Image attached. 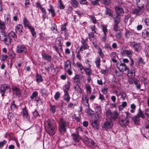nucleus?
I'll return each mask as SVG.
<instances>
[{
  "mask_svg": "<svg viewBox=\"0 0 149 149\" xmlns=\"http://www.w3.org/2000/svg\"><path fill=\"white\" fill-rule=\"evenodd\" d=\"M70 86V81H68L66 84L64 86L63 89L65 93H68V91L69 90Z\"/></svg>",
  "mask_w": 149,
  "mask_h": 149,
  "instance_id": "cd10ccee",
  "label": "nucleus"
},
{
  "mask_svg": "<svg viewBox=\"0 0 149 149\" xmlns=\"http://www.w3.org/2000/svg\"><path fill=\"white\" fill-rule=\"evenodd\" d=\"M23 23L25 28L31 25L28 20L26 18H24L23 19Z\"/></svg>",
  "mask_w": 149,
  "mask_h": 149,
  "instance_id": "79ce46f5",
  "label": "nucleus"
},
{
  "mask_svg": "<svg viewBox=\"0 0 149 149\" xmlns=\"http://www.w3.org/2000/svg\"><path fill=\"white\" fill-rule=\"evenodd\" d=\"M137 62L139 65L142 64L143 65L145 64L143 59L141 58H140L138 59Z\"/></svg>",
  "mask_w": 149,
  "mask_h": 149,
  "instance_id": "774afa93",
  "label": "nucleus"
},
{
  "mask_svg": "<svg viewBox=\"0 0 149 149\" xmlns=\"http://www.w3.org/2000/svg\"><path fill=\"white\" fill-rule=\"evenodd\" d=\"M117 96L119 95H121V98L123 100H124L125 99L126 97V94L123 91H120L118 94H116Z\"/></svg>",
  "mask_w": 149,
  "mask_h": 149,
  "instance_id": "c03bdc74",
  "label": "nucleus"
},
{
  "mask_svg": "<svg viewBox=\"0 0 149 149\" xmlns=\"http://www.w3.org/2000/svg\"><path fill=\"white\" fill-rule=\"evenodd\" d=\"M148 2V0H136V3L138 8L143 9L145 5H146Z\"/></svg>",
  "mask_w": 149,
  "mask_h": 149,
  "instance_id": "1a4fd4ad",
  "label": "nucleus"
},
{
  "mask_svg": "<svg viewBox=\"0 0 149 149\" xmlns=\"http://www.w3.org/2000/svg\"><path fill=\"white\" fill-rule=\"evenodd\" d=\"M7 35L6 34L5 31H0V40L2 41L6 38Z\"/></svg>",
  "mask_w": 149,
  "mask_h": 149,
  "instance_id": "2f4dec72",
  "label": "nucleus"
},
{
  "mask_svg": "<svg viewBox=\"0 0 149 149\" xmlns=\"http://www.w3.org/2000/svg\"><path fill=\"white\" fill-rule=\"evenodd\" d=\"M88 38L86 37L84 39L83 37H81L80 42L81 45L80 48V51L82 52L84 50H86L88 49L89 46L88 44Z\"/></svg>",
  "mask_w": 149,
  "mask_h": 149,
  "instance_id": "7ed1b4c3",
  "label": "nucleus"
},
{
  "mask_svg": "<svg viewBox=\"0 0 149 149\" xmlns=\"http://www.w3.org/2000/svg\"><path fill=\"white\" fill-rule=\"evenodd\" d=\"M136 107V106L134 104H132L130 106V108L131 109L130 110V112L132 113H134L135 111Z\"/></svg>",
  "mask_w": 149,
  "mask_h": 149,
  "instance_id": "5fc2aeb1",
  "label": "nucleus"
},
{
  "mask_svg": "<svg viewBox=\"0 0 149 149\" xmlns=\"http://www.w3.org/2000/svg\"><path fill=\"white\" fill-rule=\"evenodd\" d=\"M80 77V76L79 75L77 74L73 77V81L75 84H79V83Z\"/></svg>",
  "mask_w": 149,
  "mask_h": 149,
  "instance_id": "49530a36",
  "label": "nucleus"
},
{
  "mask_svg": "<svg viewBox=\"0 0 149 149\" xmlns=\"http://www.w3.org/2000/svg\"><path fill=\"white\" fill-rule=\"evenodd\" d=\"M142 37L147 40H149V28L143 30L142 33Z\"/></svg>",
  "mask_w": 149,
  "mask_h": 149,
  "instance_id": "dca6fc26",
  "label": "nucleus"
},
{
  "mask_svg": "<svg viewBox=\"0 0 149 149\" xmlns=\"http://www.w3.org/2000/svg\"><path fill=\"white\" fill-rule=\"evenodd\" d=\"M69 123L64 119L60 118L58 123V130L62 134H63L66 132V127L69 126Z\"/></svg>",
  "mask_w": 149,
  "mask_h": 149,
  "instance_id": "f03ea898",
  "label": "nucleus"
},
{
  "mask_svg": "<svg viewBox=\"0 0 149 149\" xmlns=\"http://www.w3.org/2000/svg\"><path fill=\"white\" fill-rule=\"evenodd\" d=\"M22 113L23 116L26 117L27 119H29L30 117L28 115V112L25 108L22 109Z\"/></svg>",
  "mask_w": 149,
  "mask_h": 149,
  "instance_id": "58836bf2",
  "label": "nucleus"
},
{
  "mask_svg": "<svg viewBox=\"0 0 149 149\" xmlns=\"http://www.w3.org/2000/svg\"><path fill=\"white\" fill-rule=\"evenodd\" d=\"M127 70V75L129 78L132 79L134 77L135 70L134 68L133 67L130 70L128 68V69Z\"/></svg>",
  "mask_w": 149,
  "mask_h": 149,
  "instance_id": "9b49d317",
  "label": "nucleus"
},
{
  "mask_svg": "<svg viewBox=\"0 0 149 149\" xmlns=\"http://www.w3.org/2000/svg\"><path fill=\"white\" fill-rule=\"evenodd\" d=\"M120 14H116V16L113 18L114 22L119 23L120 22Z\"/></svg>",
  "mask_w": 149,
  "mask_h": 149,
  "instance_id": "a18cd8bd",
  "label": "nucleus"
},
{
  "mask_svg": "<svg viewBox=\"0 0 149 149\" xmlns=\"http://www.w3.org/2000/svg\"><path fill=\"white\" fill-rule=\"evenodd\" d=\"M7 36L12 41H13V39L15 40L17 38V35L13 31H11L9 33Z\"/></svg>",
  "mask_w": 149,
  "mask_h": 149,
  "instance_id": "aec40b11",
  "label": "nucleus"
},
{
  "mask_svg": "<svg viewBox=\"0 0 149 149\" xmlns=\"http://www.w3.org/2000/svg\"><path fill=\"white\" fill-rule=\"evenodd\" d=\"M106 10L105 13L106 15H108L109 16L112 17L113 16V11L109 8L106 7H105Z\"/></svg>",
  "mask_w": 149,
  "mask_h": 149,
  "instance_id": "473e14b6",
  "label": "nucleus"
},
{
  "mask_svg": "<svg viewBox=\"0 0 149 149\" xmlns=\"http://www.w3.org/2000/svg\"><path fill=\"white\" fill-rule=\"evenodd\" d=\"M97 53L101 58H103L104 57V54L102 52V49L100 47L98 48Z\"/></svg>",
  "mask_w": 149,
  "mask_h": 149,
  "instance_id": "6e6d98bb",
  "label": "nucleus"
},
{
  "mask_svg": "<svg viewBox=\"0 0 149 149\" xmlns=\"http://www.w3.org/2000/svg\"><path fill=\"white\" fill-rule=\"evenodd\" d=\"M16 52L17 53L25 54L27 52V49L24 45H19L17 46Z\"/></svg>",
  "mask_w": 149,
  "mask_h": 149,
  "instance_id": "39448f33",
  "label": "nucleus"
},
{
  "mask_svg": "<svg viewBox=\"0 0 149 149\" xmlns=\"http://www.w3.org/2000/svg\"><path fill=\"white\" fill-rule=\"evenodd\" d=\"M72 137L73 140L75 142H79L81 139L79 135V133L77 131L76 133H72Z\"/></svg>",
  "mask_w": 149,
  "mask_h": 149,
  "instance_id": "f3484780",
  "label": "nucleus"
},
{
  "mask_svg": "<svg viewBox=\"0 0 149 149\" xmlns=\"http://www.w3.org/2000/svg\"><path fill=\"white\" fill-rule=\"evenodd\" d=\"M63 100L66 102H68L70 100V97L68 93H65L63 96Z\"/></svg>",
  "mask_w": 149,
  "mask_h": 149,
  "instance_id": "c9c22d12",
  "label": "nucleus"
},
{
  "mask_svg": "<svg viewBox=\"0 0 149 149\" xmlns=\"http://www.w3.org/2000/svg\"><path fill=\"white\" fill-rule=\"evenodd\" d=\"M14 101H13L11 104L10 108L11 110H13L17 108V106L14 103Z\"/></svg>",
  "mask_w": 149,
  "mask_h": 149,
  "instance_id": "0e129e2a",
  "label": "nucleus"
},
{
  "mask_svg": "<svg viewBox=\"0 0 149 149\" xmlns=\"http://www.w3.org/2000/svg\"><path fill=\"white\" fill-rule=\"evenodd\" d=\"M2 42H3L7 46H9L11 45V43L12 41L8 37V36H7L6 37V38L3 40Z\"/></svg>",
  "mask_w": 149,
  "mask_h": 149,
  "instance_id": "c85d7f7f",
  "label": "nucleus"
},
{
  "mask_svg": "<svg viewBox=\"0 0 149 149\" xmlns=\"http://www.w3.org/2000/svg\"><path fill=\"white\" fill-rule=\"evenodd\" d=\"M58 7L61 10L65 8V5L63 4L61 0L58 1Z\"/></svg>",
  "mask_w": 149,
  "mask_h": 149,
  "instance_id": "8fccbe9b",
  "label": "nucleus"
},
{
  "mask_svg": "<svg viewBox=\"0 0 149 149\" xmlns=\"http://www.w3.org/2000/svg\"><path fill=\"white\" fill-rule=\"evenodd\" d=\"M101 60L100 57L99 56H97L95 59V63L96 67L98 69H100L101 66Z\"/></svg>",
  "mask_w": 149,
  "mask_h": 149,
  "instance_id": "b1692460",
  "label": "nucleus"
},
{
  "mask_svg": "<svg viewBox=\"0 0 149 149\" xmlns=\"http://www.w3.org/2000/svg\"><path fill=\"white\" fill-rule=\"evenodd\" d=\"M136 116L139 118L141 117L143 119L145 118V116L143 113V111L141 110L140 108L138 109V112Z\"/></svg>",
  "mask_w": 149,
  "mask_h": 149,
  "instance_id": "c756f323",
  "label": "nucleus"
},
{
  "mask_svg": "<svg viewBox=\"0 0 149 149\" xmlns=\"http://www.w3.org/2000/svg\"><path fill=\"white\" fill-rule=\"evenodd\" d=\"M85 88L87 93L90 94L91 92V86L88 84H86Z\"/></svg>",
  "mask_w": 149,
  "mask_h": 149,
  "instance_id": "09e8293b",
  "label": "nucleus"
},
{
  "mask_svg": "<svg viewBox=\"0 0 149 149\" xmlns=\"http://www.w3.org/2000/svg\"><path fill=\"white\" fill-rule=\"evenodd\" d=\"M108 90V88L107 87H104L103 88H102L101 91L104 94H106L107 93V91Z\"/></svg>",
  "mask_w": 149,
  "mask_h": 149,
  "instance_id": "338daca9",
  "label": "nucleus"
},
{
  "mask_svg": "<svg viewBox=\"0 0 149 149\" xmlns=\"http://www.w3.org/2000/svg\"><path fill=\"white\" fill-rule=\"evenodd\" d=\"M27 28L30 30L33 36L36 37V33L35 31V29L31 25H30Z\"/></svg>",
  "mask_w": 149,
  "mask_h": 149,
  "instance_id": "a19ab883",
  "label": "nucleus"
},
{
  "mask_svg": "<svg viewBox=\"0 0 149 149\" xmlns=\"http://www.w3.org/2000/svg\"><path fill=\"white\" fill-rule=\"evenodd\" d=\"M90 123L92 127L94 129L98 130L100 126V122L97 118L95 119H92L90 121Z\"/></svg>",
  "mask_w": 149,
  "mask_h": 149,
  "instance_id": "6e6552de",
  "label": "nucleus"
},
{
  "mask_svg": "<svg viewBox=\"0 0 149 149\" xmlns=\"http://www.w3.org/2000/svg\"><path fill=\"white\" fill-rule=\"evenodd\" d=\"M132 120L135 125H138L140 124V118L136 116H135L132 117Z\"/></svg>",
  "mask_w": 149,
  "mask_h": 149,
  "instance_id": "393cba45",
  "label": "nucleus"
},
{
  "mask_svg": "<svg viewBox=\"0 0 149 149\" xmlns=\"http://www.w3.org/2000/svg\"><path fill=\"white\" fill-rule=\"evenodd\" d=\"M130 46L133 48L134 50L137 52L140 51L141 49V44L140 43L134 44L132 42H130Z\"/></svg>",
  "mask_w": 149,
  "mask_h": 149,
  "instance_id": "ddd939ff",
  "label": "nucleus"
},
{
  "mask_svg": "<svg viewBox=\"0 0 149 149\" xmlns=\"http://www.w3.org/2000/svg\"><path fill=\"white\" fill-rule=\"evenodd\" d=\"M49 110L52 113H55L56 111V106L51 104L50 105Z\"/></svg>",
  "mask_w": 149,
  "mask_h": 149,
  "instance_id": "3c124183",
  "label": "nucleus"
},
{
  "mask_svg": "<svg viewBox=\"0 0 149 149\" xmlns=\"http://www.w3.org/2000/svg\"><path fill=\"white\" fill-rule=\"evenodd\" d=\"M118 113L117 111L115 110L113 111V112L112 113L111 118L114 120H115L118 118Z\"/></svg>",
  "mask_w": 149,
  "mask_h": 149,
  "instance_id": "f704fd0d",
  "label": "nucleus"
},
{
  "mask_svg": "<svg viewBox=\"0 0 149 149\" xmlns=\"http://www.w3.org/2000/svg\"><path fill=\"white\" fill-rule=\"evenodd\" d=\"M72 6L74 8L78 7L79 5V3L77 0H71L70 2Z\"/></svg>",
  "mask_w": 149,
  "mask_h": 149,
  "instance_id": "72a5a7b5",
  "label": "nucleus"
},
{
  "mask_svg": "<svg viewBox=\"0 0 149 149\" xmlns=\"http://www.w3.org/2000/svg\"><path fill=\"white\" fill-rule=\"evenodd\" d=\"M12 90L14 95L18 96L19 97L21 95V92L19 88L14 86L12 87Z\"/></svg>",
  "mask_w": 149,
  "mask_h": 149,
  "instance_id": "f8f14e48",
  "label": "nucleus"
},
{
  "mask_svg": "<svg viewBox=\"0 0 149 149\" xmlns=\"http://www.w3.org/2000/svg\"><path fill=\"white\" fill-rule=\"evenodd\" d=\"M113 126V123L111 120V119L107 120L104 123L102 128L107 130L108 129L111 128Z\"/></svg>",
  "mask_w": 149,
  "mask_h": 149,
  "instance_id": "0eeeda50",
  "label": "nucleus"
},
{
  "mask_svg": "<svg viewBox=\"0 0 149 149\" xmlns=\"http://www.w3.org/2000/svg\"><path fill=\"white\" fill-rule=\"evenodd\" d=\"M45 124L47 127V132L50 135H54L57 129L56 124L55 121L52 119H48L45 121Z\"/></svg>",
  "mask_w": 149,
  "mask_h": 149,
  "instance_id": "f257e3e1",
  "label": "nucleus"
},
{
  "mask_svg": "<svg viewBox=\"0 0 149 149\" xmlns=\"http://www.w3.org/2000/svg\"><path fill=\"white\" fill-rule=\"evenodd\" d=\"M120 71H122L123 72L128 69L126 65L124 63H121L120 64L119 66H117Z\"/></svg>",
  "mask_w": 149,
  "mask_h": 149,
  "instance_id": "6ab92c4d",
  "label": "nucleus"
},
{
  "mask_svg": "<svg viewBox=\"0 0 149 149\" xmlns=\"http://www.w3.org/2000/svg\"><path fill=\"white\" fill-rule=\"evenodd\" d=\"M134 33L133 31L127 30L125 33V37L126 38H128L130 36H132L134 34Z\"/></svg>",
  "mask_w": 149,
  "mask_h": 149,
  "instance_id": "7c9ffc66",
  "label": "nucleus"
},
{
  "mask_svg": "<svg viewBox=\"0 0 149 149\" xmlns=\"http://www.w3.org/2000/svg\"><path fill=\"white\" fill-rule=\"evenodd\" d=\"M74 88L76 93L78 94H81L82 92L81 89V88L79 84H76L74 85Z\"/></svg>",
  "mask_w": 149,
  "mask_h": 149,
  "instance_id": "5701e85b",
  "label": "nucleus"
},
{
  "mask_svg": "<svg viewBox=\"0 0 149 149\" xmlns=\"http://www.w3.org/2000/svg\"><path fill=\"white\" fill-rule=\"evenodd\" d=\"M52 29L54 33H56L57 32V29L56 25L55 23H53L52 24Z\"/></svg>",
  "mask_w": 149,
  "mask_h": 149,
  "instance_id": "bf43d9fd",
  "label": "nucleus"
},
{
  "mask_svg": "<svg viewBox=\"0 0 149 149\" xmlns=\"http://www.w3.org/2000/svg\"><path fill=\"white\" fill-rule=\"evenodd\" d=\"M115 9L117 15L120 14V15L121 14L124 13V10L123 8L121 7L116 6L115 7Z\"/></svg>",
  "mask_w": 149,
  "mask_h": 149,
  "instance_id": "a878e982",
  "label": "nucleus"
},
{
  "mask_svg": "<svg viewBox=\"0 0 149 149\" xmlns=\"http://www.w3.org/2000/svg\"><path fill=\"white\" fill-rule=\"evenodd\" d=\"M101 2L103 4L109 6L111 3L110 0H100Z\"/></svg>",
  "mask_w": 149,
  "mask_h": 149,
  "instance_id": "603ef678",
  "label": "nucleus"
},
{
  "mask_svg": "<svg viewBox=\"0 0 149 149\" xmlns=\"http://www.w3.org/2000/svg\"><path fill=\"white\" fill-rule=\"evenodd\" d=\"M6 26L4 22L0 19V31H5Z\"/></svg>",
  "mask_w": 149,
  "mask_h": 149,
  "instance_id": "ea45409f",
  "label": "nucleus"
},
{
  "mask_svg": "<svg viewBox=\"0 0 149 149\" xmlns=\"http://www.w3.org/2000/svg\"><path fill=\"white\" fill-rule=\"evenodd\" d=\"M42 56L44 59L48 61L49 62H50L52 60V57L47 53L42 54Z\"/></svg>",
  "mask_w": 149,
  "mask_h": 149,
  "instance_id": "4be33fe9",
  "label": "nucleus"
},
{
  "mask_svg": "<svg viewBox=\"0 0 149 149\" xmlns=\"http://www.w3.org/2000/svg\"><path fill=\"white\" fill-rule=\"evenodd\" d=\"M102 116V112H95V116L98 120L100 119Z\"/></svg>",
  "mask_w": 149,
  "mask_h": 149,
  "instance_id": "69168bd1",
  "label": "nucleus"
},
{
  "mask_svg": "<svg viewBox=\"0 0 149 149\" xmlns=\"http://www.w3.org/2000/svg\"><path fill=\"white\" fill-rule=\"evenodd\" d=\"M143 9L141 8H136L132 10V13L137 16L141 15L143 13L142 10Z\"/></svg>",
  "mask_w": 149,
  "mask_h": 149,
  "instance_id": "a211bd4d",
  "label": "nucleus"
},
{
  "mask_svg": "<svg viewBox=\"0 0 149 149\" xmlns=\"http://www.w3.org/2000/svg\"><path fill=\"white\" fill-rule=\"evenodd\" d=\"M79 3L81 5H88V3L86 0H80Z\"/></svg>",
  "mask_w": 149,
  "mask_h": 149,
  "instance_id": "e2e57ef3",
  "label": "nucleus"
},
{
  "mask_svg": "<svg viewBox=\"0 0 149 149\" xmlns=\"http://www.w3.org/2000/svg\"><path fill=\"white\" fill-rule=\"evenodd\" d=\"M64 68L66 70L68 69H71V62L68 60L65 61L64 63Z\"/></svg>",
  "mask_w": 149,
  "mask_h": 149,
  "instance_id": "bb28decb",
  "label": "nucleus"
},
{
  "mask_svg": "<svg viewBox=\"0 0 149 149\" xmlns=\"http://www.w3.org/2000/svg\"><path fill=\"white\" fill-rule=\"evenodd\" d=\"M67 23H66L61 25V33H66L67 31L66 26H67Z\"/></svg>",
  "mask_w": 149,
  "mask_h": 149,
  "instance_id": "4c0bfd02",
  "label": "nucleus"
},
{
  "mask_svg": "<svg viewBox=\"0 0 149 149\" xmlns=\"http://www.w3.org/2000/svg\"><path fill=\"white\" fill-rule=\"evenodd\" d=\"M76 106V104H74L72 103V102H70L69 103V104L68 106V109L70 110L74 108L75 106Z\"/></svg>",
  "mask_w": 149,
  "mask_h": 149,
  "instance_id": "4d7b16f0",
  "label": "nucleus"
},
{
  "mask_svg": "<svg viewBox=\"0 0 149 149\" xmlns=\"http://www.w3.org/2000/svg\"><path fill=\"white\" fill-rule=\"evenodd\" d=\"M36 77V81L37 82L39 83L42 82L43 81L42 77L39 74H37Z\"/></svg>",
  "mask_w": 149,
  "mask_h": 149,
  "instance_id": "37998d69",
  "label": "nucleus"
},
{
  "mask_svg": "<svg viewBox=\"0 0 149 149\" xmlns=\"http://www.w3.org/2000/svg\"><path fill=\"white\" fill-rule=\"evenodd\" d=\"M7 90H9V91L10 92V88L9 85L5 84L1 85L0 87V92L2 97L4 96L5 92Z\"/></svg>",
  "mask_w": 149,
  "mask_h": 149,
  "instance_id": "423d86ee",
  "label": "nucleus"
},
{
  "mask_svg": "<svg viewBox=\"0 0 149 149\" xmlns=\"http://www.w3.org/2000/svg\"><path fill=\"white\" fill-rule=\"evenodd\" d=\"M133 52L131 50H126L125 48H122L121 50L120 54L123 56H127L129 58H132V56Z\"/></svg>",
  "mask_w": 149,
  "mask_h": 149,
  "instance_id": "20e7f679",
  "label": "nucleus"
},
{
  "mask_svg": "<svg viewBox=\"0 0 149 149\" xmlns=\"http://www.w3.org/2000/svg\"><path fill=\"white\" fill-rule=\"evenodd\" d=\"M100 1V0H95V1L91 0V3L94 6H98L99 5V2Z\"/></svg>",
  "mask_w": 149,
  "mask_h": 149,
  "instance_id": "052dcab7",
  "label": "nucleus"
},
{
  "mask_svg": "<svg viewBox=\"0 0 149 149\" xmlns=\"http://www.w3.org/2000/svg\"><path fill=\"white\" fill-rule=\"evenodd\" d=\"M23 26L22 24L17 25L15 27V32L19 36H21L23 32Z\"/></svg>",
  "mask_w": 149,
  "mask_h": 149,
  "instance_id": "4468645a",
  "label": "nucleus"
},
{
  "mask_svg": "<svg viewBox=\"0 0 149 149\" xmlns=\"http://www.w3.org/2000/svg\"><path fill=\"white\" fill-rule=\"evenodd\" d=\"M50 8L48 9L47 10L50 13L52 17H54L56 15L55 10L53 6L50 5L49 6Z\"/></svg>",
  "mask_w": 149,
  "mask_h": 149,
  "instance_id": "e433bc0d",
  "label": "nucleus"
},
{
  "mask_svg": "<svg viewBox=\"0 0 149 149\" xmlns=\"http://www.w3.org/2000/svg\"><path fill=\"white\" fill-rule=\"evenodd\" d=\"M88 68L85 67L84 71H85V73H86V75L88 76H90L92 73V70L91 68V65L90 64H88Z\"/></svg>",
  "mask_w": 149,
  "mask_h": 149,
  "instance_id": "412c9836",
  "label": "nucleus"
},
{
  "mask_svg": "<svg viewBox=\"0 0 149 149\" xmlns=\"http://www.w3.org/2000/svg\"><path fill=\"white\" fill-rule=\"evenodd\" d=\"M88 38L90 39L91 41H92L95 37L94 33L93 32H90L88 34Z\"/></svg>",
  "mask_w": 149,
  "mask_h": 149,
  "instance_id": "13d9d810",
  "label": "nucleus"
},
{
  "mask_svg": "<svg viewBox=\"0 0 149 149\" xmlns=\"http://www.w3.org/2000/svg\"><path fill=\"white\" fill-rule=\"evenodd\" d=\"M129 122V120L124 118H121V116H120L119 119V122L120 125L122 126H125L127 125Z\"/></svg>",
  "mask_w": 149,
  "mask_h": 149,
  "instance_id": "9d476101",
  "label": "nucleus"
},
{
  "mask_svg": "<svg viewBox=\"0 0 149 149\" xmlns=\"http://www.w3.org/2000/svg\"><path fill=\"white\" fill-rule=\"evenodd\" d=\"M101 26L104 34H107L108 32L107 29V26L102 25Z\"/></svg>",
  "mask_w": 149,
  "mask_h": 149,
  "instance_id": "864d4df0",
  "label": "nucleus"
},
{
  "mask_svg": "<svg viewBox=\"0 0 149 149\" xmlns=\"http://www.w3.org/2000/svg\"><path fill=\"white\" fill-rule=\"evenodd\" d=\"M123 72L120 70L119 71L117 70H116L115 71V74L117 76L120 77L122 76L123 75Z\"/></svg>",
  "mask_w": 149,
  "mask_h": 149,
  "instance_id": "680f3d73",
  "label": "nucleus"
},
{
  "mask_svg": "<svg viewBox=\"0 0 149 149\" xmlns=\"http://www.w3.org/2000/svg\"><path fill=\"white\" fill-rule=\"evenodd\" d=\"M134 83L136 86V88L137 90H139L141 88V86L138 80H134Z\"/></svg>",
  "mask_w": 149,
  "mask_h": 149,
  "instance_id": "de8ad7c7",
  "label": "nucleus"
},
{
  "mask_svg": "<svg viewBox=\"0 0 149 149\" xmlns=\"http://www.w3.org/2000/svg\"><path fill=\"white\" fill-rule=\"evenodd\" d=\"M89 99L87 95H85L84 97H82V102L83 104L85 106L88 107V111L89 107V104L88 102Z\"/></svg>",
  "mask_w": 149,
  "mask_h": 149,
  "instance_id": "2eb2a0df",
  "label": "nucleus"
}]
</instances>
